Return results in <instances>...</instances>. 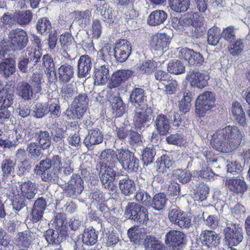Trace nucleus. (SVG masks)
Returning a JSON list of instances; mask_svg holds the SVG:
<instances>
[{
	"label": "nucleus",
	"instance_id": "nucleus-5",
	"mask_svg": "<svg viewBox=\"0 0 250 250\" xmlns=\"http://www.w3.org/2000/svg\"><path fill=\"white\" fill-rule=\"evenodd\" d=\"M12 192L15 196L22 197L28 200L34 198L38 192L36 185L29 180L21 181L12 186Z\"/></svg>",
	"mask_w": 250,
	"mask_h": 250
},
{
	"label": "nucleus",
	"instance_id": "nucleus-12",
	"mask_svg": "<svg viewBox=\"0 0 250 250\" xmlns=\"http://www.w3.org/2000/svg\"><path fill=\"white\" fill-rule=\"evenodd\" d=\"M178 58L185 60L189 65L201 66L204 62V58L198 52L188 48H183L178 52Z\"/></svg>",
	"mask_w": 250,
	"mask_h": 250
},
{
	"label": "nucleus",
	"instance_id": "nucleus-57",
	"mask_svg": "<svg viewBox=\"0 0 250 250\" xmlns=\"http://www.w3.org/2000/svg\"><path fill=\"white\" fill-rule=\"evenodd\" d=\"M26 150L28 154L32 157H38L42 154L41 146L35 142H31L28 144Z\"/></svg>",
	"mask_w": 250,
	"mask_h": 250
},
{
	"label": "nucleus",
	"instance_id": "nucleus-45",
	"mask_svg": "<svg viewBox=\"0 0 250 250\" xmlns=\"http://www.w3.org/2000/svg\"><path fill=\"white\" fill-rule=\"evenodd\" d=\"M185 70V65L178 60L170 61L167 64V71L170 73L179 75L183 73Z\"/></svg>",
	"mask_w": 250,
	"mask_h": 250
},
{
	"label": "nucleus",
	"instance_id": "nucleus-54",
	"mask_svg": "<svg viewBox=\"0 0 250 250\" xmlns=\"http://www.w3.org/2000/svg\"><path fill=\"white\" fill-rule=\"evenodd\" d=\"M167 142L168 144L173 145L181 146L186 143V140L183 135L178 133L172 134L166 138Z\"/></svg>",
	"mask_w": 250,
	"mask_h": 250
},
{
	"label": "nucleus",
	"instance_id": "nucleus-24",
	"mask_svg": "<svg viewBox=\"0 0 250 250\" xmlns=\"http://www.w3.org/2000/svg\"><path fill=\"white\" fill-rule=\"evenodd\" d=\"M47 106L50 117H49V123L47 125L49 127L53 126L56 127L57 124L56 119L60 117L61 114L59 102L56 99L51 100L48 102Z\"/></svg>",
	"mask_w": 250,
	"mask_h": 250
},
{
	"label": "nucleus",
	"instance_id": "nucleus-17",
	"mask_svg": "<svg viewBox=\"0 0 250 250\" xmlns=\"http://www.w3.org/2000/svg\"><path fill=\"white\" fill-rule=\"evenodd\" d=\"M132 75V72L128 69L118 70L111 75L108 83L110 88L118 87L126 81Z\"/></svg>",
	"mask_w": 250,
	"mask_h": 250
},
{
	"label": "nucleus",
	"instance_id": "nucleus-46",
	"mask_svg": "<svg viewBox=\"0 0 250 250\" xmlns=\"http://www.w3.org/2000/svg\"><path fill=\"white\" fill-rule=\"evenodd\" d=\"M75 19L82 27H85L89 24L90 21L91 12L86 10L83 11H75Z\"/></svg>",
	"mask_w": 250,
	"mask_h": 250
},
{
	"label": "nucleus",
	"instance_id": "nucleus-63",
	"mask_svg": "<svg viewBox=\"0 0 250 250\" xmlns=\"http://www.w3.org/2000/svg\"><path fill=\"white\" fill-rule=\"evenodd\" d=\"M128 236L131 242L137 243L141 239V233L137 227L130 228L127 232Z\"/></svg>",
	"mask_w": 250,
	"mask_h": 250
},
{
	"label": "nucleus",
	"instance_id": "nucleus-26",
	"mask_svg": "<svg viewBox=\"0 0 250 250\" xmlns=\"http://www.w3.org/2000/svg\"><path fill=\"white\" fill-rule=\"evenodd\" d=\"M83 180L77 174L73 175L68 185L67 190L70 196L80 194L83 189Z\"/></svg>",
	"mask_w": 250,
	"mask_h": 250
},
{
	"label": "nucleus",
	"instance_id": "nucleus-35",
	"mask_svg": "<svg viewBox=\"0 0 250 250\" xmlns=\"http://www.w3.org/2000/svg\"><path fill=\"white\" fill-rule=\"evenodd\" d=\"M169 200L166 194L160 192L154 195L150 205L154 209L159 211L165 208Z\"/></svg>",
	"mask_w": 250,
	"mask_h": 250
},
{
	"label": "nucleus",
	"instance_id": "nucleus-56",
	"mask_svg": "<svg viewBox=\"0 0 250 250\" xmlns=\"http://www.w3.org/2000/svg\"><path fill=\"white\" fill-rule=\"evenodd\" d=\"M44 236L49 244H58L61 240L57 230L48 229L46 231Z\"/></svg>",
	"mask_w": 250,
	"mask_h": 250
},
{
	"label": "nucleus",
	"instance_id": "nucleus-27",
	"mask_svg": "<svg viewBox=\"0 0 250 250\" xmlns=\"http://www.w3.org/2000/svg\"><path fill=\"white\" fill-rule=\"evenodd\" d=\"M103 134L99 128H96L90 130L85 137L84 144L89 147L101 143L103 141Z\"/></svg>",
	"mask_w": 250,
	"mask_h": 250
},
{
	"label": "nucleus",
	"instance_id": "nucleus-42",
	"mask_svg": "<svg viewBox=\"0 0 250 250\" xmlns=\"http://www.w3.org/2000/svg\"><path fill=\"white\" fill-rule=\"evenodd\" d=\"M15 71V61L5 59L0 63V73L5 77H8Z\"/></svg>",
	"mask_w": 250,
	"mask_h": 250
},
{
	"label": "nucleus",
	"instance_id": "nucleus-61",
	"mask_svg": "<svg viewBox=\"0 0 250 250\" xmlns=\"http://www.w3.org/2000/svg\"><path fill=\"white\" fill-rule=\"evenodd\" d=\"M235 28L233 26L230 25L224 29L220 35L224 40L229 42L236 39Z\"/></svg>",
	"mask_w": 250,
	"mask_h": 250
},
{
	"label": "nucleus",
	"instance_id": "nucleus-36",
	"mask_svg": "<svg viewBox=\"0 0 250 250\" xmlns=\"http://www.w3.org/2000/svg\"><path fill=\"white\" fill-rule=\"evenodd\" d=\"M119 186L122 193L125 196L132 194L135 190V184L128 177L120 180Z\"/></svg>",
	"mask_w": 250,
	"mask_h": 250
},
{
	"label": "nucleus",
	"instance_id": "nucleus-19",
	"mask_svg": "<svg viewBox=\"0 0 250 250\" xmlns=\"http://www.w3.org/2000/svg\"><path fill=\"white\" fill-rule=\"evenodd\" d=\"M170 42L169 36L161 33L153 36L151 45L155 50L163 52L168 49Z\"/></svg>",
	"mask_w": 250,
	"mask_h": 250
},
{
	"label": "nucleus",
	"instance_id": "nucleus-48",
	"mask_svg": "<svg viewBox=\"0 0 250 250\" xmlns=\"http://www.w3.org/2000/svg\"><path fill=\"white\" fill-rule=\"evenodd\" d=\"M41 56V53L39 50L30 47H27L26 49L25 58L28 59L32 65H35L39 62Z\"/></svg>",
	"mask_w": 250,
	"mask_h": 250
},
{
	"label": "nucleus",
	"instance_id": "nucleus-62",
	"mask_svg": "<svg viewBox=\"0 0 250 250\" xmlns=\"http://www.w3.org/2000/svg\"><path fill=\"white\" fill-rule=\"evenodd\" d=\"M191 98L187 93H184L183 99L179 104V109L184 113L188 112L191 107Z\"/></svg>",
	"mask_w": 250,
	"mask_h": 250
},
{
	"label": "nucleus",
	"instance_id": "nucleus-41",
	"mask_svg": "<svg viewBox=\"0 0 250 250\" xmlns=\"http://www.w3.org/2000/svg\"><path fill=\"white\" fill-rule=\"evenodd\" d=\"M173 162L168 155L161 156L159 167L157 170L158 175L162 176L167 173V170L172 167Z\"/></svg>",
	"mask_w": 250,
	"mask_h": 250
},
{
	"label": "nucleus",
	"instance_id": "nucleus-40",
	"mask_svg": "<svg viewBox=\"0 0 250 250\" xmlns=\"http://www.w3.org/2000/svg\"><path fill=\"white\" fill-rule=\"evenodd\" d=\"M170 9L176 12L186 11L189 7V0H168Z\"/></svg>",
	"mask_w": 250,
	"mask_h": 250
},
{
	"label": "nucleus",
	"instance_id": "nucleus-20",
	"mask_svg": "<svg viewBox=\"0 0 250 250\" xmlns=\"http://www.w3.org/2000/svg\"><path fill=\"white\" fill-rule=\"evenodd\" d=\"M225 185L233 194L240 195H242L248 188L246 183L244 180L237 178L227 179Z\"/></svg>",
	"mask_w": 250,
	"mask_h": 250
},
{
	"label": "nucleus",
	"instance_id": "nucleus-10",
	"mask_svg": "<svg viewBox=\"0 0 250 250\" xmlns=\"http://www.w3.org/2000/svg\"><path fill=\"white\" fill-rule=\"evenodd\" d=\"M226 244L230 249L238 245L243 239V229L239 225L234 224L231 227H227L224 229Z\"/></svg>",
	"mask_w": 250,
	"mask_h": 250
},
{
	"label": "nucleus",
	"instance_id": "nucleus-43",
	"mask_svg": "<svg viewBox=\"0 0 250 250\" xmlns=\"http://www.w3.org/2000/svg\"><path fill=\"white\" fill-rule=\"evenodd\" d=\"M35 136L36 140L39 142L40 146L42 149H46L49 147L51 145V140L49 133L46 131L37 130L36 132Z\"/></svg>",
	"mask_w": 250,
	"mask_h": 250
},
{
	"label": "nucleus",
	"instance_id": "nucleus-23",
	"mask_svg": "<svg viewBox=\"0 0 250 250\" xmlns=\"http://www.w3.org/2000/svg\"><path fill=\"white\" fill-rule=\"evenodd\" d=\"M91 59L88 55H82L80 57L77 64L78 76L79 77H89L92 68Z\"/></svg>",
	"mask_w": 250,
	"mask_h": 250
},
{
	"label": "nucleus",
	"instance_id": "nucleus-32",
	"mask_svg": "<svg viewBox=\"0 0 250 250\" xmlns=\"http://www.w3.org/2000/svg\"><path fill=\"white\" fill-rule=\"evenodd\" d=\"M167 15L162 10H156L152 12L148 17L147 21L151 26H158L163 23L167 20Z\"/></svg>",
	"mask_w": 250,
	"mask_h": 250
},
{
	"label": "nucleus",
	"instance_id": "nucleus-8",
	"mask_svg": "<svg viewBox=\"0 0 250 250\" xmlns=\"http://www.w3.org/2000/svg\"><path fill=\"white\" fill-rule=\"evenodd\" d=\"M168 218L171 223L181 228H188L191 225V217L177 207H172L168 209Z\"/></svg>",
	"mask_w": 250,
	"mask_h": 250
},
{
	"label": "nucleus",
	"instance_id": "nucleus-13",
	"mask_svg": "<svg viewBox=\"0 0 250 250\" xmlns=\"http://www.w3.org/2000/svg\"><path fill=\"white\" fill-rule=\"evenodd\" d=\"M131 46L130 43L125 40L118 42L114 48V55L117 61L124 62L131 53Z\"/></svg>",
	"mask_w": 250,
	"mask_h": 250
},
{
	"label": "nucleus",
	"instance_id": "nucleus-11",
	"mask_svg": "<svg viewBox=\"0 0 250 250\" xmlns=\"http://www.w3.org/2000/svg\"><path fill=\"white\" fill-rule=\"evenodd\" d=\"M186 79L192 86L201 89L207 85L209 77L203 71L190 69L187 72Z\"/></svg>",
	"mask_w": 250,
	"mask_h": 250
},
{
	"label": "nucleus",
	"instance_id": "nucleus-1",
	"mask_svg": "<svg viewBox=\"0 0 250 250\" xmlns=\"http://www.w3.org/2000/svg\"><path fill=\"white\" fill-rule=\"evenodd\" d=\"M103 162L113 164L117 160L123 168L128 172L136 171L139 167V160L133 153L126 148L113 150L107 149L102 151L100 155Z\"/></svg>",
	"mask_w": 250,
	"mask_h": 250
},
{
	"label": "nucleus",
	"instance_id": "nucleus-44",
	"mask_svg": "<svg viewBox=\"0 0 250 250\" xmlns=\"http://www.w3.org/2000/svg\"><path fill=\"white\" fill-rule=\"evenodd\" d=\"M228 48L231 55L233 56H238L244 49L242 40L240 39H238L229 42Z\"/></svg>",
	"mask_w": 250,
	"mask_h": 250
},
{
	"label": "nucleus",
	"instance_id": "nucleus-9",
	"mask_svg": "<svg viewBox=\"0 0 250 250\" xmlns=\"http://www.w3.org/2000/svg\"><path fill=\"white\" fill-rule=\"evenodd\" d=\"M8 39L13 50L19 51L24 48L28 42L26 32L23 29L17 28L11 30Z\"/></svg>",
	"mask_w": 250,
	"mask_h": 250
},
{
	"label": "nucleus",
	"instance_id": "nucleus-16",
	"mask_svg": "<svg viewBox=\"0 0 250 250\" xmlns=\"http://www.w3.org/2000/svg\"><path fill=\"white\" fill-rule=\"evenodd\" d=\"M185 236L182 232L171 229L166 233L165 243L167 245L171 247L174 250H178V247L183 245Z\"/></svg>",
	"mask_w": 250,
	"mask_h": 250
},
{
	"label": "nucleus",
	"instance_id": "nucleus-52",
	"mask_svg": "<svg viewBox=\"0 0 250 250\" xmlns=\"http://www.w3.org/2000/svg\"><path fill=\"white\" fill-rule=\"evenodd\" d=\"M66 220L62 213H56L52 225L57 231H61L65 228Z\"/></svg>",
	"mask_w": 250,
	"mask_h": 250
},
{
	"label": "nucleus",
	"instance_id": "nucleus-47",
	"mask_svg": "<svg viewBox=\"0 0 250 250\" xmlns=\"http://www.w3.org/2000/svg\"><path fill=\"white\" fill-rule=\"evenodd\" d=\"M59 168H58L57 166H56L53 167L52 169H50L41 176L43 181L46 182H55L59 178Z\"/></svg>",
	"mask_w": 250,
	"mask_h": 250
},
{
	"label": "nucleus",
	"instance_id": "nucleus-60",
	"mask_svg": "<svg viewBox=\"0 0 250 250\" xmlns=\"http://www.w3.org/2000/svg\"><path fill=\"white\" fill-rule=\"evenodd\" d=\"M135 200L145 205H149L151 203V198L150 196L144 190L140 189L136 193Z\"/></svg>",
	"mask_w": 250,
	"mask_h": 250
},
{
	"label": "nucleus",
	"instance_id": "nucleus-37",
	"mask_svg": "<svg viewBox=\"0 0 250 250\" xmlns=\"http://www.w3.org/2000/svg\"><path fill=\"white\" fill-rule=\"evenodd\" d=\"M33 13L30 10L18 11L15 12L16 22L22 26L28 25L33 20Z\"/></svg>",
	"mask_w": 250,
	"mask_h": 250
},
{
	"label": "nucleus",
	"instance_id": "nucleus-4",
	"mask_svg": "<svg viewBox=\"0 0 250 250\" xmlns=\"http://www.w3.org/2000/svg\"><path fill=\"white\" fill-rule=\"evenodd\" d=\"M215 94L205 91L200 94L195 101V113L199 117H204L215 105Z\"/></svg>",
	"mask_w": 250,
	"mask_h": 250
},
{
	"label": "nucleus",
	"instance_id": "nucleus-29",
	"mask_svg": "<svg viewBox=\"0 0 250 250\" xmlns=\"http://www.w3.org/2000/svg\"><path fill=\"white\" fill-rule=\"evenodd\" d=\"M35 234L29 230L19 232L16 240V244L19 247L28 248L35 239Z\"/></svg>",
	"mask_w": 250,
	"mask_h": 250
},
{
	"label": "nucleus",
	"instance_id": "nucleus-7",
	"mask_svg": "<svg viewBox=\"0 0 250 250\" xmlns=\"http://www.w3.org/2000/svg\"><path fill=\"white\" fill-rule=\"evenodd\" d=\"M100 178L103 186L108 190L113 191L116 187L115 178L116 172L110 166L99 163Z\"/></svg>",
	"mask_w": 250,
	"mask_h": 250
},
{
	"label": "nucleus",
	"instance_id": "nucleus-39",
	"mask_svg": "<svg viewBox=\"0 0 250 250\" xmlns=\"http://www.w3.org/2000/svg\"><path fill=\"white\" fill-rule=\"evenodd\" d=\"M159 62L153 60H147L143 61L139 64L138 69L141 74H150L158 67Z\"/></svg>",
	"mask_w": 250,
	"mask_h": 250
},
{
	"label": "nucleus",
	"instance_id": "nucleus-14",
	"mask_svg": "<svg viewBox=\"0 0 250 250\" xmlns=\"http://www.w3.org/2000/svg\"><path fill=\"white\" fill-rule=\"evenodd\" d=\"M110 66L106 63H96L94 66V83L96 85H104L109 79Z\"/></svg>",
	"mask_w": 250,
	"mask_h": 250
},
{
	"label": "nucleus",
	"instance_id": "nucleus-22",
	"mask_svg": "<svg viewBox=\"0 0 250 250\" xmlns=\"http://www.w3.org/2000/svg\"><path fill=\"white\" fill-rule=\"evenodd\" d=\"M154 126L160 135L165 136L169 132L170 124L167 116L160 114L154 120Z\"/></svg>",
	"mask_w": 250,
	"mask_h": 250
},
{
	"label": "nucleus",
	"instance_id": "nucleus-15",
	"mask_svg": "<svg viewBox=\"0 0 250 250\" xmlns=\"http://www.w3.org/2000/svg\"><path fill=\"white\" fill-rule=\"evenodd\" d=\"M134 121L135 126L140 130H144L148 125L146 124L151 120V110L146 107L136 108Z\"/></svg>",
	"mask_w": 250,
	"mask_h": 250
},
{
	"label": "nucleus",
	"instance_id": "nucleus-21",
	"mask_svg": "<svg viewBox=\"0 0 250 250\" xmlns=\"http://www.w3.org/2000/svg\"><path fill=\"white\" fill-rule=\"evenodd\" d=\"M16 161L9 157H6L1 163V169L3 173L2 177L0 180V183L9 185L11 182V176L10 174L14 169Z\"/></svg>",
	"mask_w": 250,
	"mask_h": 250
},
{
	"label": "nucleus",
	"instance_id": "nucleus-64",
	"mask_svg": "<svg viewBox=\"0 0 250 250\" xmlns=\"http://www.w3.org/2000/svg\"><path fill=\"white\" fill-rule=\"evenodd\" d=\"M35 117L41 118L48 113V106L45 104H37L34 109Z\"/></svg>",
	"mask_w": 250,
	"mask_h": 250
},
{
	"label": "nucleus",
	"instance_id": "nucleus-38",
	"mask_svg": "<svg viewBox=\"0 0 250 250\" xmlns=\"http://www.w3.org/2000/svg\"><path fill=\"white\" fill-rule=\"evenodd\" d=\"M98 236V231H96L93 227H89L83 231L82 241L86 245H93L97 242Z\"/></svg>",
	"mask_w": 250,
	"mask_h": 250
},
{
	"label": "nucleus",
	"instance_id": "nucleus-30",
	"mask_svg": "<svg viewBox=\"0 0 250 250\" xmlns=\"http://www.w3.org/2000/svg\"><path fill=\"white\" fill-rule=\"evenodd\" d=\"M217 237V234L215 232L205 230L201 232L200 239L202 244L209 248L217 246L218 243Z\"/></svg>",
	"mask_w": 250,
	"mask_h": 250
},
{
	"label": "nucleus",
	"instance_id": "nucleus-34",
	"mask_svg": "<svg viewBox=\"0 0 250 250\" xmlns=\"http://www.w3.org/2000/svg\"><path fill=\"white\" fill-rule=\"evenodd\" d=\"M16 92L18 95L25 100L31 99L33 96V89L31 86L24 81L18 84Z\"/></svg>",
	"mask_w": 250,
	"mask_h": 250
},
{
	"label": "nucleus",
	"instance_id": "nucleus-49",
	"mask_svg": "<svg viewBox=\"0 0 250 250\" xmlns=\"http://www.w3.org/2000/svg\"><path fill=\"white\" fill-rule=\"evenodd\" d=\"M191 176L192 174L190 172L179 169L174 170L172 174L173 179H177L182 183L188 182L191 179Z\"/></svg>",
	"mask_w": 250,
	"mask_h": 250
},
{
	"label": "nucleus",
	"instance_id": "nucleus-58",
	"mask_svg": "<svg viewBox=\"0 0 250 250\" xmlns=\"http://www.w3.org/2000/svg\"><path fill=\"white\" fill-rule=\"evenodd\" d=\"M147 247L149 250H168L167 247L160 241L154 238L147 237Z\"/></svg>",
	"mask_w": 250,
	"mask_h": 250
},
{
	"label": "nucleus",
	"instance_id": "nucleus-55",
	"mask_svg": "<svg viewBox=\"0 0 250 250\" xmlns=\"http://www.w3.org/2000/svg\"><path fill=\"white\" fill-rule=\"evenodd\" d=\"M156 154L155 148L153 147H147L144 149L142 154V161L144 164L148 165L151 164L154 160Z\"/></svg>",
	"mask_w": 250,
	"mask_h": 250
},
{
	"label": "nucleus",
	"instance_id": "nucleus-31",
	"mask_svg": "<svg viewBox=\"0 0 250 250\" xmlns=\"http://www.w3.org/2000/svg\"><path fill=\"white\" fill-rule=\"evenodd\" d=\"M231 112L234 118L240 125L243 127L247 126L245 113L240 103L237 101L233 102Z\"/></svg>",
	"mask_w": 250,
	"mask_h": 250
},
{
	"label": "nucleus",
	"instance_id": "nucleus-33",
	"mask_svg": "<svg viewBox=\"0 0 250 250\" xmlns=\"http://www.w3.org/2000/svg\"><path fill=\"white\" fill-rule=\"evenodd\" d=\"M57 74L60 82H67L73 77V67L67 64H62L57 70Z\"/></svg>",
	"mask_w": 250,
	"mask_h": 250
},
{
	"label": "nucleus",
	"instance_id": "nucleus-3",
	"mask_svg": "<svg viewBox=\"0 0 250 250\" xmlns=\"http://www.w3.org/2000/svg\"><path fill=\"white\" fill-rule=\"evenodd\" d=\"M88 104V99L85 93H82L75 97L70 106L65 111L68 119H80L85 113Z\"/></svg>",
	"mask_w": 250,
	"mask_h": 250
},
{
	"label": "nucleus",
	"instance_id": "nucleus-6",
	"mask_svg": "<svg viewBox=\"0 0 250 250\" xmlns=\"http://www.w3.org/2000/svg\"><path fill=\"white\" fill-rule=\"evenodd\" d=\"M125 215L126 218L140 224H146L148 220L146 209L134 202L128 203L125 209Z\"/></svg>",
	"mask_w": 250,
	"mask_h": 250
},
{
	"label": "nucleus",
	"instance_id": "nucleus-53",
	"mask_svg": "<svg viewBox=\"0 0 250 250\" xmlns=\"http://www.w3.org/2000/svg\"><path fill=\"white\" fill-rule=\"evenodd\" d=\"M208 42L212 46H215L219 43V29L217 26H214L208 30Z\"/></svg>",
	"mask_w": 250,
	"mask_h": 250
},
{
	"label": "nucleus",
	"instance_id": "nucleus-59",
	"mask_svg": "<svg viewBox=\"0 0 250 250\" xmlns=\"http://www.w3.org/2000/svg\"><path fill=\"white\" fill-rule=\"evenodd\" d=\"M99 10L101 11L103 21L108 23L113 22L114 16L112 15L111 9H110L106 5L100 6Z\"/></svg>",
	"mask_w": 250,
	"mask_h": 250
},
{
	"label": "nucleus",
	"instance_id": "nucleus-50",
	"mask_svg": "<svg viewBox=\"0 0 250 250\" xmlns=\"http://www.w3.org/2000/svg\"><path fill=\"white\" fill-rule=\"evenodd\" d=\"M36 29L41 34L48 33L51 29V24L46 18H41L37 22Z\"/></svg>",
	"mask_w": 250,
	"mask_h": 250
},
{
	"label": "nucleus",
	"instance_id": "nucleus-51",
	"mask_svg": "<svg viewBox=\"0 0 250 250\" xmlns=\"http://www.w3.org/2000/svg\"><path fill=\"white\" fill-rule=\"evenodd\" d=\"M200 22H197L193 25H185L184 30H186L189 36L193 38H198L202 36L203 31L199 26Z\"/></svg>",
	"mask_w": 250,
	"mask_h": 250
},
{
	"label": "nucleus",
	"instance_id": "nucleus-28",
	"mask_svg": "<svg viewBox=\"0 0 250 250\" xmlns=\"http://www.w3.org/2000/svg\"><path fill=\"white\" fill-rule=\"evenodd\" d=\"M14 95L13 90L7 86L0 90V109L7 108L13 103Z\"/></svg>",
	"mask_w": 250,
	"mask_h": 250
},
{
	"label": "nucleus",
	"instance_id": "nucleus-2",
	"mask_svg": "<svg viewBox=\"0 0 250 250\" xmlns=\"http://www.w3.org/2000/svg\"><path fill=\"white\" fill-rule=\"evenodd\" d=\"M220 152L229 153L236 149L241 143L243 135L239 128L235 125H227L220 133Z\"/></svg>",
	"mask_w": 250,
	"mask_h": 250
},
{
	"label": "nucleus",
	"instance_id": "nucleus-25",
	"mask_svg": "<svg viewBox=\"0 0 250 250\" xmlns=\"http://www.w3.org/2000/svg\"><path fill=\"white\" fill-rule=\"evenodd\" d=\"M129 100L136 108L146 107V96L144 89L142 88H136L132 90L130 94Z\"/></svg>",
	"mask_w": 250,
	"mask_h": 250
},
{
	"label": "nucleus",
	"instance_id": "nucleus-18",
	"mask_svg": "<svg viewBox=\"0 0 250 250\" xmlns=\"http://www.w3.org/2000/svg\"><path fill=\"white\" fill-rule=\"evenodd\" d=\"M60 157L58 155H54L51 159H45L40 162L35 166L34 172L37 175L41 176L45 172L51 168L52 167L60 165Z\"/></svg>",
	"mask_w": 250,
	"mask_h": 250
}]
</instances>
